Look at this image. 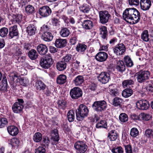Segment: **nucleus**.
<instances>
[{"label":"nucleus","mask_w":153,"mask_h":153,"mask_svg":"<svg viewBox=\"0 0 153 153\" xmlns=\"http://www.w3.org/2000/svg\"><path fill=\"white\" fill-rule=\"evenodd\" d=\"M123 17L125 21L131 24H137L140 19V12L134 8L126 9L123 12Z\"/></svg>","instance_id":"obj_1"},{"label":"nucleus","mask_w":153,"mask_h":153,"mask_svg":"<svg viewBox=\"0 0 153 153\" xmlns=\"http://www.w3.org/2000/svg\"><path fill=\"white\" fill-rule=\"evenodd\" d=\"M89 112V110L86 105L80 104L78 108L76 110V119L78 121H81L87 117Z\"/></svg>","instance_id":"obj_2"},{"label":"nucleus","mask_w":153,"mask_h":153,"mask_svg":"<svg viewBox=\"0 0 153 153\" xmlns=\"http://www.w3.org/2000/svg\"><path fill=\"white\" fill-rule=\"evenodd\" d=\"M53 61L50 54L46 55L40 58L39 64L41 66L45 69H48L52 65Z\"/></svg>","instance_id":"obj_3"},{"label":"nucleus","mask_w":153,"mask_h":153,"mask_svg":"<svg viewBox=\"0 0 153 153\" xmlns=\"http://www.w3.org/2000/svg\"><path fill=\"white\" fill-rule=\"evenodd\" d=\"M150 72L148 71L140 70L136 74L137 82L140 83H144L149 78Z\"/></svg>","instance_id":"obj_4"},{"label":"nucleus","mask_w":153,"mask_h":153,"mask_svg":"<svg viewBox=\"0 0 153 153\" xmlns=\"http://www.w3.org/2000/svg\"><path fill=\"white\" fill-rule=\"evenodd\" d=\"M92 107L96 111L101 112L105 110L107 107L106 103L104 100L96 101L94 102Z\"/></svg>","instance_id":"obj_5"},{"label":"nucleus","mask_w":153,"mask_h":153,"mask_svg":"<svg viewBox=\"0 0 153 153\" xmlns=\"http://www.w3.org/2000/svg\"><path fill=\"white\" fill-rule=\"evenodd\" d=\"M74 147L76 150L77 153H85L88 149L87 145L81 141L76 142L74 144Z\"/></svg>","instance_id":"obj_6"},{"label":"nucleus","mask_w":153,"mask_h":153,"mask_svg":"<svg viewBox=\"0 0 153 153\" xmlns=\"http://www.w3.org/2000/svg\"><path fill=\"white\" fill-rule=\"evenodd\" d=\"M82 92L81 88L78 87H75L71 90L70 95L73 99H76L82 97Z\"/></svg>","instance_id":"obj_7"},{"label":"nucleus","mask_w":153,"mask_h":153,"mask_svg":"<svg viewBox=\"0 0 153 153\" xmlns=\"http://www.w3.org/2000/svg\"><path fill=\"white\" fill-rule=\"evenodd\" d=\"M113 51L114 53L117 55H123L126 51L125 46L123 43L118 44L114 46Z\"/></svg>","instance_id":"obj_8"},{"label":"nucleus","mask_w":153,"mask_h":153,"mask_svg":"<svg viewBox=\"0 0 153 153\" xmlns=\"http://www.w3.org/2000/svg\"><path fill=\"white\" fill-rule=\"evenodd\" d=\"M110 16L107 11H101L99 12L100 22L102 24H104L108 22Z\"/></svg>","instance_id":"obj_9"},{"label":"nucleus","mask_w":153,"mask_h":153,"mask_svg":"<svg viewBox=\"0 0 153 153\" xmlns=\"http://www.w3.org/2000/svg\"><path fill=\"white\" fill-rule=\"evenodd\" d=\"M98 80L102 83H106L110 79V74L107 72H102L98 76Z\"/></svg>","instance_id":"obj_10"},{"label":"nucleus","mask_w":153,"mask_h":153,"mask_svg":"<svg viewBox=\"0 0 153 153\" xmlns=\"http://www.w3.org/2000/svg\"><path fill=\"white\" fill-rule=\"evenodd\" d=\"M51 139L52 144L54 145L57 144L59 140V137L58 130L56 128L51 131Z\"/></svg>","instance_id":"obj_11"},{"label":"nucleus","mask_w":153,"mask_h":153,"mask_svg":"<svg viewBox=\"0 0 153 153\" xmlns=\"http://www.w3.org/2000/svg\"><path fill=\"white\" fill-rule=\"evenodd\" d=\"M39 13L42 17H47L51 14V10L49 7L44 6L39 8Z\"/></svg>","instance_id":"obj_12"},{"label":"nucleus","mask_w":153,"mask_h":153,"mask_svg":"<svg viewBox=\"0 0 153 153\" xmlns=\"http://www.w3.org/2000/svg\"><path fill=\"white\" fill-rule=\"evenodd\" d=\"M136 105L139 109L147 110L149 107V103L146 100H141L137 102Z\"/></svg>","instance_id":"obj_13"},{"label":"nucleus","mask_w":153,"mask_h":153,"mask_svg":"<svg viewBox=\"0 0 153 153\" xmlns=\"http://www.w3.org/2000/svg\"><path fill=\"white\" fill-rule=\"evenodd\" d=\"M108 57L107 53L101 51L98 52L96 55L95 58L96 59L100 62L105 61Z\"/></svg>","instance_id":"obj_14"},{"label":"nucleus","mask_w":153,"mask_h":153,"mask_svg":"<svg viewBox=\"0 0 153 153\" xmlns=\"http://www.w3.org/2000/svg\"><path fill=\"white\" fill-rule=\"evenodd\" d=\"M140 4L141 9L146 11L149 10L152 4L151 0H140Z\"/></svg>","instance_id":"obj_15"},{"label":"nucleus","mask_w":153,"mask_h":153,"mask_svg":"<svg viewBox=\"0 0 153 153\" xmlns=\"http://www.w3.org/2000/svg\"><path fill=\"white\" fill-rule=\"evenodd\" d=\"M117 72L122 73L126 70V66L124 62L122 60H117L115 66Z\"/></svg>","instance_id":"obj_16"},{"label":"nucleus","mask_w":153,"mask_h":153,"mask_svg":"<svg viewBox=\"0 0 153 153\" xmlns=\"http://www.w3.org/2000/svg\"><path fill=\"white\" fill-rule=\"evenodd\" d=\"M109 93L113 96H116L118 95L119 93L117 88L115 84H112L109 86Z\"/></svg>","instance_id":"obj_17"},{"label":"nucleus","mask_w":153,"mask_h":153,"mask_svg":"<svg viewBox=\"0 0 153 153\" xmlns=\"http://www.w3.org/2000/svg\"><path fill=\"white\" fill-rule=\"evenodd\" d=\"M24 108L23 105H21L17 103H15L13 105L12 108L14 113H21Z\"/></svg>","instance_id":"obj_18"},{"label":"nucleus","mask_w":153,"mask_h":153,"mask_svg":"<svg viewBox=\"0 0 153 153\" xmlns=\"http://www.w3.org/2000/svg\"><path fill=\"white\" fill-rule=\"evenodd\" d=\"M37 50L40 55H45L48 51V49L46 46L45 45L41 44L37 47Z\"/></svg>","instance_id":"obj_19"},{"label":"nucleus","mask_w":153,"mask_h":153,"mask_svg":"<svg viewBox=\"0 0 153 153\" xmlns=\"http://www.w3.org/2000/svg\"><path fill=\"white\" fill-rule=\"evenodd\" d=\"M53 36L52 33L50 32L42 33L41 37L42 39L46 42H50L53 39Z\"/></svg>","instance_id":"obj_20"},{"label":"nucleus","mask_w":153,"mask_h":153,"mask_svg":"<svg viewBox=\"0 0 153 153\" xmlns=\"http://www.w3.org/2000/svg\"><path fill=\"white\" fill-rule=\"evenodd\" d=\"M36 90L37 91H43L45 89L46 87V85L41 80H39L36 81L35 83Z\"/></svg>","instance_id":"obj_21"},{"label":"nucleus","mask_w":153,"mask_h":153,"mask_svg":"<svg viewBox=\"0 0 153 153\" xmlns=\"http://www.w3.org/2000/svg\"><path fill=\"white\" fill-rule=\"evenodd\" d=\"M18 34L17 26L15 25L10 27L9 28V36L11 38L17 36Z\"/></svg>","instance_id":"obj_22"},{"label":"nucleus","mask_w":153,"mask_h":153,"mask_svg":"<svg viewBox=\"0 0 153 153\" xmlns=\"http://www.w3.org/2000/svg\"><path fill=\"white\" fill-rule=\"evenodd\" d=\"M7 129L9 134L12 136H15L19 133L18 128L14 126H8L7 128Z\"/></svg>","instance_id":"obj_23"},{"label":"nucleus","mask_w":153,"mask_h":153,"mask_svg":"<svg viewBox=\"0 0 153 153\" xmlns=\"http://www.w3.org/2000/svg\"><path fill=\"white\" fill-rule=\"evenodd\" d=\"M66 43V39H58L55 41V45L57 48H62L65 46Z\"/></svg>","instance_id":"obj_24"},{"label":"nucleus","mask_w":153,"mask_h":153,"mask_svg":"<svg viewBox=\"0 0 153 153\" xmlns=\"http://www.w3.org/2000/svg\"><path fill=\"white\" fill-rule=\"evenodd\" d=\"M67 63H65L62 60L58 62L56 64V68L57 70L59 71L64 70L67 67Z\"/></svg>","instance_id":"obj_25"},{"label":"nucleus","mask_w":153,"mask_h":153,"mask_svg":"<svg viewBox=\"0 0 153 153\" xmlns=\"http://www.w3.org/2000/svg\"><path fill=\"white\" fill-rule=\"evenodd\" d=\"M82 27L86 30H90L93 27L92 21L88 20H86L82 23Z\"/></svg>","instance_id":"obj_26"},{"label":"nucleus","mask_w":153,"mask_h":153,"mask_svg":"<svg viewBox=\"0 0 153 153\" xmlns=\"http://www.w3.org/2000/svg\"><path fill=\"white\" fill-rule=\"evenodd\" d=\"M36 30V27L33 24H30L27 27V32L30 36L34 35Z\"/></svg>","instance_id":"obj_27"},{"label":"nucleus","mask_w":153,"mask_h":153,"mask_svg":"<svg viewBox=\"0 0 153 153\" xmlns=\"http://www.w3.org/2000/svg\"><path fill=\"white\" fill-rule=\"evenodd\" d=\"M87 48V46L85 45L79 43L76 45V50L78 52L83 54L86 51Z\"/></svg>","instance_id":"obj_28"},{"label":"nucleus","mask_w":153,"mask_h":153,"mask_svg":"<svg viewBox=\"0 0 153 153\" xmlns=\"http://www.w3.org/2000/svg\"><path fill=\"white\" fill-rule=\"evenodd\" d=\"M118 134L115 130H112L108 133L107 137L110 141L115 140L117 137Z\"/></svg>","instance_id":"obj_29"},{"label":"nucleus","mask_w":153,"mask_h":153,"mask_svg":"<svg viewBox=\"0 0 153 153\" xmlns=\"http://www.w3.org/2000/svg\"><path fill=\"white\" fill-rule=\"evenodd\" d=\"M84 81L83 77L82 76L79 75L76 77L73 81V83L76 86L80 85Z\"/></svg>","instance_id":"obj_30"},{"label":"nucleus","mask_w":153,"mask_h":153,"mask_svg":"<svg viewBox=\"0 0 153 153\" xmlns=\"http://www.w3.org/2000/svg\"><path fill=\"white\" fill-rule=\"evenodd\" d=\"M67 77L64 74L59 75L57 78L56 82L58 84H62L65 83L66 81Z\"/></svg>","instance_id":"obj_31"},{"label":"nucleus","mask_w":153,"mask_h":153,"mask_svg":"<svg viewBox=\"0 0 153 153\" xmlns=\"http://www.w3.org/2000/svg\"><path fill=\"white\" fill-rule=\"evenodd\" d=\"M133 91L131 89L126 88L122 92V96L125 98H128L131 95Z\"/></svg>","instance_id":"obj_32"},{"label":"nucleus","mask_w":153,"mask_h":153,"mask_svg":"<svg viewBox=\"0 0 153 153\" xmlns=\"http://www.w3.org/2000/svg\"><path fill=\"white\" fill-rule=\"evenodd\" d=\"M141 38L143 41L145 42L149 41L150 39L147 30H145L143 31L141 34Z\"/></svg>","instance_id":"obj_33"},{"label":"nucleus","mask_w":153,"mask_h":153,"mask_svg":"<svg viewBox=\"0 0 153 153\" xmlns=\"http://www.w3.org/2000/svg\"><path fill=\"white\" fill-rule=\"evenodd\" d=\"M124 62L126 66L128 67H131L134 65L133 62L131 58L128 56H126L124 58Z\"/></svg>","instance_id":"obj_34"},{"label":"nucleus","mask_w":153,"mask_h":153,"mask_svg":"<svg viewBox=\"0 0 153 153\" xmlns=\"http://www.w3.org/2000/svg\"><path fill=\"white\" fill-rule=\"evenodd\" d=\"M28 56L31 59L35 60L38 57V54L35 50L32 49L29 52Z\"/></svg>","instance_id":"obj_35"},{"label":"nucleus","mask_w":153,"mask_h":153,"mask_svg":"<svg viewBox=\"0 0 153 153\" xmlns=\"http://www.w3.org/2000/svg\"><path fill=\"white\" fill-rule=\"evenodd\" d=\"M20 141L19 139L16 138L12 139L10 141V144L12 147L14 149H17L19 145Z\"/></svg>","instance_id":"obj_36"},{"label":"nucleus","mask_w":153,"mask_h":153,"mask_svg":"<svg viewBox=\"0 0 153 153\" xmlns=\"http://www.w3.org/2000/svg\"><path fill=\"white\" fill-rule=\"evenodd\" d=\"M69 30L66 27L62 28L60 32V35L63 37L68 36L70 34Z\"/></svg>","instance_id":"obj_37"},{"label":"nucleus","mask_w":153,"mask_h":153,"mask_svg":"<svg viewBox=\"0 0 153 153\" xmlns=\"http://www.w3.org/2000/svg\"><path fill=\"white\" fill-rule=\"evenodd\" d=\"M13 19H12L13 23H16L19 24L21 22L22 20V16L21 14H18L13 15Z\"/></svg>","instance_id":"obj_38"},{"label":"nucleus","mask_w":153,"mask_h":153,"mask_svg":"<svg viewBox=\"0 0 153 153\" xmlns=\"http://www.w3.org/2000/svg\"><path fill=\"white\" fill-rule=\"evenodd\" d=\"M112 101L113 105L114 106H120L123 100L120 98L116 97Z\"/></svg>","instance_id":"obj_39"},{"label":"nucleus","mask_w":153,"mask_h":153,"mask_svg":"<svg viewBox=\"0 0 153 153\" xmlns=\"http://www.w3.org/2000/svg\"><path fill=\"white\" fill-rule=\"evenodd\" d=\"M33 140L36 143L39 142L42 140V134L39 132L35 133L33 137Z\"/></svg>","instance_id":"obj_40"},{"label":"nucleus","mask_w":153,"mask_h":153,"mask_svg":"<svg viewBox=\"0 0 153 153\" xmlns=\"http://www.w3.org/2000/svg\"><path fill=\"white\" fill-rule=\"evenodd\" d=\"M1 86V90L4 91H5L7 90V83L6 76L4 77L3 78Z\"/></svg>","instance_id":"obj_41"},{"label":"nucleus","mask_w":153,"mask_h":153,"mask_svg":"<svg viewBox=\"0 0 153 153\" xmlns=\"http://www.w3.org/2000/svg\"><path fill=\"white\" fill-rule=\"evenodd\" d=\"M68 120L70 122L74 121L75 118L74 113L72 110H70L67 114Z\"/></svg>","instance_id":"obj_42"},{"label":"nucleus","mask_w":153,"mask_h":153,"mask_svg":"<svg viewBox=\"0 0 153 153\" xmlns=\"http://www.w3.org/2000/svg\"><path fill=\"white\" fill-rule=\"evenodd\" d=\"M96 127L97 128H106L107 127V124L106 121L105 120H102L98 122L96 125Z\"/></svg>","instance_id":"obj_43"},{"label":"nucleus","mask_w":153,"mask_h":153,"mask_svg":"<svg viewBox=\"0 0 153 153\" xmlns=\"http://www.w3.org/2000/svg\"><path fill=\"white\" fill-rule=\"evenodd\" d=\"M57 104L59 108L64 109L66 107V102L64 100H58Z\"/></svg>","instance_id":"obj_44"},{"label":"nucleus","mask_w":153,"mask_h":153,"mask_svg":"<svg viewBox=\"0 0 153 153\" xmlns=\"http://www.w3.org/2000/svg\"><path fill=\"white\" fill-rule=\"evenodd\" d=\"M8 124V121L5 118H0V128H2L7 127Z\"/></svg>","instance_id":"obj_45"},{"label":"nucleus","mask_w":153,"mask_h":153,"mask_svg":"<svg viewBox=\"0 0 153 153\" xmlns=\"http://www.w3.org/2000/svg\"><path fill=\"white\" fill-rule=\"evenodd\" d=\"M25 11L28 14H32L34 13L35 9L32 6L28 5L25 7Z\"/></svg>","instance_id":"obj_46"},{"label":"nucleus","mask_w":153,"mask_h":153,"mask_svg":"<svg viewBox=\"0 0 153 153\" xmlns=\"http://www.w3.org/2000/svg\"><path fill=\"white\" fill-rule=\"evenodd\" d=\"M119 119L121 122L124 123L128 120V117L126 114L125 113H122L120 115Z\"/></svg>","instance_id":"obj_47"},{"label":"nucleus","mask_w":153,"mask_h":153,"mask_svg":"<svg viewBox=\"0 0 153 153\" xmlns=\"http://www.w3.org/2000/svg\"><path fill=\"white\" fill-rule=\"evenodd\" d=\"M134 81L131 79H128L124 80L122 82L123 86L124 87H126L130 85H133Z\"/></svg>","instance_id":"obj_48"},{"label":"nucleus","mask_w":153,"mask_h":153,"mask_svg":"<svg viewBox=\"0 0 153 153\" xmlns=\"http://www.w3.org/2000/svg\"><path fill=\"white\" fill-rule=\"evenodd\" d=\"M111 152L113 153H123L124 151L121 146H118L114 147L111 150Z\"/></svg>","instance_id":"obj_49"},{"label":"nucleus","mask_w":153,"mask_h":153,"mask_svg":"<svg viewBox=\"0 0 153 153\" xmlns=\"http://www.w3.org/2000/svg\"><path fill=\"white\" fill-rule=\"evenodd\" d=\"M72 57V55L70 54H67L63 58L62 60L67 64L69 63L71 61Z\"/></svg>","instance_id":"obj_50"},{"label":"nucleus","mask_w":153,"mask_h":153,"mask_svg":"<svg viewBox=\"0 0 153 153\" xmlns=\"http://www.w3.org/2000/svg\"><path fill=\"white\" fill-rule=\"evenodd\" d=\"M8 29L5 27H2L0 29V36L4 37L6 36L8 33Z\"/></svg>","instance_id":"obj_51"},{"label":"nucleus","mask_w":153,"mask_h":153,"mask_svg":"<svg viewBox=\"0 0 153 153\" xmlns=\"http://www.w3.org/2000/svg\"><path fill=\"white\" fill-rule=\"evenodd\" d=\"M50 26L46 25H44L41 27L40 29V32L43 33L45 32H48V31L51 29Z\"/></svg>","instance_id":"obj_52"},{"label":"nucleus","mask_w":153,"mask_h":153,"mask_svg":"<svg viewBox=\"0 0 153 153\" xmlns=\"http://www.w3.org/2000/svg\"><path fill=\"white\" fill-rule=\"evenodd\" d=\"M139 116L143 120L148 121L151 118V116L149 114L142 113L140 114Z\"/></svg>","instance_id":"obj_53"},{"label":"nucleus","mask_w":153,"mask_h":153,"mask_svg":"<svg viewBox=\"0 0 153 153\" xmlns=\"http://www.w3.org/2000/svg\"><path fill=\"white\" fill-rule=\"evenodd\" d=\"M130 134L131 136L136 137L139 134L138 131L136 128H133L131 129Z\"/></svg>","instance_id":"obj_54"},{"label":"nucleus","mask_w":153,"mask_h":153,"mask_svg":"<svg viewBox=\"0 0 153 153\" xmlns=\"http://www.w3.org/2000/svg\"><path fill=\"white\" fill-rule=\"evenodd\" d=\"M124 146L126 153H133L132 148L130 144L124 145Z\"/></svg>","instance_id":"obj_55"},{"label":"nucleus","mask_w":153,"mask_h":153,"mask_svg":"<svg viewBox=\"0 0 153 153\" xmlns=\"http://www.w3.org/2000/svg\"><path fill=\"white\" fill-rule=\"evenodd\" d=\"M79 9L81 11L84 13H87L90 10L89 8L86 5H83L79 7Z\"/></svg>","instance_id":"obj_56"},{"label":"nucleus","mask_w":153,"mask_h":153,"mask_svg":"<svg viewBox=\"0 0 153 153\" xmlns=\"http://www.w3.org/2000/svg\"><path fill=\"white\" fill-rule=\"evenodd\" d=\"M19 82L20 84L24 86H27L29 82L28 80L24 77L21 78Z\"/></svg>","instance_id":"obj_57"},{"label":"nucleus","mask_w":153,"mask_h":153,"mask_svg":"<svg viewBox=\"0 0 153 153\" xmlns=\"http://www.w3.org/2000/svg\"><path fill=\"white\" fill-rule=\"evenodd\" d=\"M77 41V36L75 35H72L70 38L69 42L71 45H73L76 44Z\"/></svg>","instance_id":"obj_58"},{"label":"nucleus","mask_w":153,"mask_h":153,"mask_svg":"<svg viewBox=\"0 0 153 153\" xmlns=\"http://www.w3.org/2000/svg\"><path fill=\"white\" fill-rule=\"evenodd\" d=\"M45 149L42 146H39L35 150V153H45Z\"/></svg>","instance_id":"obj_59"},{"label":"nucleus","mask_w":153,"mask_h":153,"mask_svg":"<svg viewBox=\"0 0 153 153\" xmlns=\"http://www.w3.org/2000/svg\"><path fill=\"white\" fill-rule=\"evenodd\" d=\"M42 142L43 145L48 146L50 142V140L46 137H43Z\"/></svg>","instance_id":"obj_60"},{"label":"nucleus","mask_w":153,"mask_h":153,"mask_svg":"<svg viewBox=\"0 0 153 153\" xmlns=\"http://www.w3.org/2000/svg\"><path fill=\"white\" fill-rule=\"evenodd\" d=\"M129 3L131 5L137 6L139 5V0H129Z\"/></svg>","instance_id":"obj_61"},{"label":"nucleus","mask_w":153,"mask_h":153,"mask_svg":"<svg viewBox=\"0 0 153 153\" xmlns=\"http://www.w3.org/2000/svg\"><path fill=\"white\" fill-rule=\"evenodd\" d=\"M146 90L149 92H153V84H149L146 88Z\"/></svg>","instance_id":"obj_62"},{"label":"nucleus","mask_w":153,"mask_h":153,"mask_svg":"<svg viewBox=\"0 0 153 153\" xmlns=\"http://www.w3.org/2000/svg\"><path fill=\"white\" fill-rule=\"evenodd\" d=\"M89 88L91 91H94L97 88V85L93 83L89 86Z\"/></svg>","instance_id":"obj_63"},{"label":"nucleus","mask_w":153,"mask_h":153,"mask_svg":"<svg viewBox=\"0 0 153 153\" xmlns=\"http://www.w3.org/2000/svg\"><path fill=\"white\" fill-rule=\"evenodd\" d=\"M31 47V45L27 43H25L24 45V49L25 51L28 50L30 49Z\"/></svg>","instance_id":"obj_64"}]
</instances>
